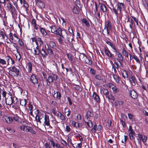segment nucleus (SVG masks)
Returning <instances> with one entry per match:
<instances>
[{
    "label": "nucleus",
    "instance_id": "nucleus-1",
    "mask_svg": "<svg viewBox=\"0 0 148 148\" xmlns=\"http://www.w3.org/2000/svg\"><path fill=\"white\" fill-rule=\"evenodd\" d=\"M111 23L109 21H107L105 23V27L103 30V33L104 35L108 36L110 34V31L111 29Z\"/></svg>",
    "mask_w": 148,
    "mask_h": 148
},
{
    "label": "nucleus",
    "instance_id": "nucleus-2",
    "mask_svg": "<svg viewBox=\"0 0 148 148\" xmlns=\"http://www.w3.org/2000/svg\"><path fill=\"white\" fill-rule=\"evenodd\" d=\"M19 70L17 69L15 66H13L9 70L8 73L10 75L13 77L17 76L19 75Z\"/></svg>",
    "mask_w": 148,
    "mask_h": 148
},
{
    "label": "nucleus",
    "instance_id": "nucleus-3",
    "mask_svg": "<svg viewBox=\"0 0 148 148\" xmlns=\"http://www.w3.org/2000/svg\"><path fill=\"white\" fill-rule=\"evenodd\" d=\"M114 52L115 53V56L117 57V59L119 62L123 61V57L121 54L120 53L118 49H116L114 50Z\"/></svg>",
    "mask_w": 148,
    "mask_h": 148
},
{
    "label": "nucleus",
    "instance_id": "nucleus-4",
    "mask_svg": "<svg viewBox=\"0 0 148 148\" xmlns=\"http://www.w3.org/2000/svg\"><path fill=\"white\" fill-rule=\"evenodd\" d=\"M50 28L51 29V31L52 33L57 34H60L61 33V32L62 31L61 28L59 27L58 28L54 25L50 27Z\"/></svg>",
    "mask_w": 148,
    "mask_h": 148
},
{
    "label": "nucleus",
    "instance_id": "nucleus-5",
    "mask_svg": "<svg viewBox=\"0 0 148 148\" xmlns=\"http://www.w3.org/2000/svg\"><path fill=\"white\" fill-rule=\"evenodd\" d=\"M58 76L55 75H52L48 76L47 79L46 80V82H47V84L48 85V83H49V85L50 83L53 82V80H56L58 79Z\"/></svg>",
    "mask_w": 148,
    "mask_h": 148
},
{
    "label": "nucleus",
    "instance_id": "nucleus-6",
    "mask_svg": "<svg viewBox=\"0 0 148 148\" xmlns=\"http://www.w3.org/2000/svg\"><path fill=\"white\" fill-rule=\"evenodd\" d=\"M101 130V125H97L95 123L91 129V132L92 133H94L97 132H99Z\"/></svg>",
    "mask_w": 148,
    "mask_h": 148
},
{
    "label": "nucleus",
    "instance_id": "nucleus-7",
    "mask_svg": "<svg viewBox=\"0 0 148 148\" xmlns=\"http://www.w3.org/2000/svg\"><path fill=\"white\" fill-rule=\"evenodd\" d=\"M2 119L3 121L8 124L11 123L13 121L12 118L7 116H4L2 117Z\"/></svg>",
    "mask_w": 148,
    "mask_h": 148
},
{
    "label": "nucleus",
    "instance_id": "nucleus-8",
    "mask_svg": "<svg viewBox=\"0 0 148 148\" xmlns=\"http://www.w3.org/2000/svg\"><path fill=\"white\" fill-rule=\"evenodd\" d=\"M5 102L7 105H11L13 102V99L12 95H9L7 97L5 98Z\"/></svg>",
    "mask_w": 148,
    "mask_h": 148
},
{
    "label": "nucleus",
    "instance_id": "nucleus-9",
    "mask_svg": "<svg viewBox=\"0 0 148 148\" xmlns=\"http://www.w3.org/2000/svg\"><path fill=\"white\" fill-rule=\"evenodd\" d=\"M6 60L7 62V66L8 65L11 64L13 65L14 63V61L9 56H7L5 57Z\"/></svg>",
    "mask_w": 148,
    "mask_h": 148
},
{
    "label": "nucleus",
    "instance_id": "nucleus-10",
    "mask_svg": "<svg viewBox=\"0 0 148 148\" xmlns=\"http://www.w3.org/2000/svg\"><path fill=\"white\" fill-rule=\"evenodd\" d=\"M30 80L31 82L34 84L38 83V80L36 75L34 74H32L30 77Z\"/></svg>",
    "mask_w": 148,
    "mask_h": 148
},
{
    "label": "nucleus",
    "instance_id": "nucleus-11",
    "mask_svg": "<svg viewBox=\"0 0 148 148\" xmlns=\"http://www.w3.org/2000/svg\"><path fill=\"white\" fill-rule=\"evenodd\" d=\"M32 69V64L30 62L27 63V64L25 70L27 73H30Z\"/></svg>",
    "mask_w": 148,
    "mask_h": 148
},
{
    "label": "nucleus",
    "instance_id": "nucleus-12",
    "mask_svg": "<svg viewBox=\"0 0 148 148\" xmlns=\"http://www.w3.org/2000/svg\"><path fill=\"white\" fill-rule=\"evenodd\" d=\"M127 79L129 80L131 85L132 86H134L136 84V81L135 77L134 76H132L131 77H129Z\"/></svg>",
    "mask_w": 148,
    "mask_h": 148
},
{
    "label": "nucleus",
    "instance_id": "nucleus-13",
    "mask_svg": "<svg viewBox=\"0 0 148 148\" xmlns=\"http://www.w3.org/2000/svg\"><path fill=\"white\" fill-rule=\"evenodd\" d=\"M31 127L25 125H23L20 126V129L21 130L28 132H29Z\"/></svg>",
    "mask_w": 148,
    "mask_h": 148
},
{
    "label": "nucleus",
    "instance_id": "nucleus-14",
    "mask_svg": "<svg viewBox=\"0 0 148 148\" xmlns=\"http://www.w3.org/2000/svg\"><path fill=\"white\" fill-rule=\"evenodd\" d=\"M138 137L140 140H142L143 143H145L147 142V137L144 135L139 134Z\"/></svg>",
    "mask_w": 148,
    "mask_h": 148
},
{
    "label": "nucleus",
    "instance_id": "nucleus-15",
    "mask_svg": "<svg viewBox=\"0 0 148 148\" xmlns=\"http://www.w3.org/2000/svg\"><path fill=\"white\" fill-rule=\"evenodd\" d=\"M92 97L98 103L100 102V99L99 96L95 92H94L92 95Z\"/></svg>",
    "mask_w": 148,
    "mask_h": 148
},
{
    "label": "nucleus",
    "instance_id": "nucleus-16",
    "mask_svg": "<svg viewBox=\"0 0 148 148\" xmlns=\"http://www.w3.org/2000/svg\"><path fill=\"white\" fill-rule=\"evenodd\" d=\"M44 123L45 125L50 126V122L49 116L45 115L44 116Z\"/></svg>",
    "mask_w": 148,
    "mask_h": 148
},
{
    "label": "nucleus",
    "instance_id": "nucleus-17",
    "mask_svg": "<svg viewBox=\"0 0 148 148\" xmlns=\"http://www.w3.org/2000/svg\"><path fill=\"white\" fill-rule=\"evenodd\" d=\"M130 95L132 98L134 99H136L138 97L137 92L133 90H130Z\"/></svg>",
    "mask_w": 148,
    "mask_h": 148
},
{
    "label": "nucleus",
    "instance_id": "nucleus-18",
    "mask_svg": "<svg viewBox=\"0 0 148 148\" xmlns=\"http://www.w3.org/2000/svg\"><path fill=\"white\" fill-rule=\"evenodd\" d=\"M124 8V4L122 3H118L117 4V11H119L120 13L121 12V9Z\"/></svg>",
    "mask_w": 148,
    "mask_h": 148
},
{
    "label": "nucleus",
    "instance_id": "nucleus-19",
    "mask_svg": "<svg viewBox=\"0 0 148 148\" xmlns=\"http://www.w3.org/2000/svg\"><path fill=\"white\" fill-rule=\"evenodd\" d=\"M112 10L115 14H116L117 17H119L120 19H121L122 17V15L121 13H119V11H118L117 9L116 10L115 8H112Z\"/></svg>",
    "mask_w": 148,
    "mask_h": 148
},
{
    "label": "nucleus",
    "instance_id": "nucleus-20",
    "mask_svg": "<svg viewBox=\"0 0 148 148\" xmlns=\"http://www.w3.org/2000/svg\"><path fill=\"white\" fill-rule=\"evenodd\" d=\"M103 77L100 75H97L95 76V78L99 80H101L103 82H106V80L103 78Z\"/></svg>",
    "mask_w": 148,
    "mask_h": 148
},
{
    "label": "nucleus",
    "instance_id": "nucleus-21",
    "mask_svg": "<svg viewBox=\"0 0 148 148\" xmlns=\"http://www.w3.org/2000/svg\"><path fill=\"white\" fill-rule=\"evenodd\" d=\"M99 6L103 12H106L107 11V8L104 4L99 3Z\"/></svg>",
    "mask_w": 148,
    "mask_h": 148
},
{
    "label": "nucleus",
    "instance_id": "nucleus-22",
    "mask_svg": "<svg viewBox=\"0 0 148 148\" xmlns=\"http://www.w3.org/2000/svg\"><path fill=\"white\" fill-rule=\"evenodd\" d=\"M104 52L106 55L109 57L112 58L113 56L112 54L111 53L110 51L108 49L106 48L104 49Z\"/></svg>",
    "mask_w": 148,
    "mask_h": 148
},
{
    "label": "nucleus",
    "instance_id": "nucleus-23",
    "mask_svg": "<svg viewBox=\"0 0 148 148\" xmlns=\"http://www.w3.org/2000/svg\"><path fill=\"white\" fill-rule=\"evenodd\" d=\"M121 73L122 76L124 79H125V78L128 79L129 78L128 73L126 71L123 70L122 71Z\"/></svg>",
    "mask_w": 148,
    "mask_h": 148
},
{
    "label": "nucleus",
    "instance_id": "nucleus-24",
    "mask_svg": "<svg viewBox=\"0 0 148 148\" xmlns=\"http://www.w3.org/2000/svg\"><path fill=\"white\" fill-rule=\"evenodd\" d=\"M61 95V93L59 92H57L54 95V97L58 99H60Z\"/></svg>",
    "mask_w": 148,
    "mask_h": 148
},
{
    "label": "nucleus",
    "instance_id": "nucleus-25",
    "mask_svg": "<svg viewBox=\"0 0 148 148\" xmlns=\"http://www.w3.org/2000/svg\"><path fill=\"white\" fill-rule=\"evenodd\" d=\"M36 4L40 8H42L45 7L44 4L41 0L37 2Z\"/></svg>",
    "mask_w": 148,
    "mask_h": 148
},
{
    "label": "nucleus",
    "instance_id": "nucleus-26",
    "mask_svg": "<svg viewBox=\"0 0 148 148\" xmlns=\"http://www.w3.org/2000/svg\"><path fill=\"white\" fill-rule=\"evenodd\" d=\"M33 111L34 113V114H33L34 116H33L35 117L36 120H37V118L38 117V116L39 114V111L38 109H35Z\"/></svg>",
    "mask_w": 148,
    "mask_h": 148
},
{
    "label": "nucleus",
    "instance_id": "nucleus-27",
    "mask_svg": "<svg viewBox=\"0 0 148 148\" xmlns=\"http://www.w3.org/2000/svg\"><path fill=\"white\" fill-rule=\"evenodd\" d=\"M47 45V48L46 46H45V47L48 52V54L50 55H52L53 53V52L52 49L50 47H49L48 45Z\"/></svg>",
    "mask_w": 148,
    "mask_h": 148
},
{
    "label": "nucleus",
    "instance_id": "nucleus-28",
    "mask_svg": "<svg viewBox=\"0 0 148 148\" xmlns=\"http://www.w3.org/2000/svg\"><path fill=\"white\" fill-rule=\"evenodd\" d=\"M38 117V118H37V120H36L37 121L40 123L41 122V121L42 122L43 121V120L44 119V116L43 115H40V114H39Z\"/></svg>",
    "mask_w": 148,
    "mask_h": 148
},
{
    "label": "nucleus",
    "instance_id": "nucleus-29",
    "mask_svg": "<svg viewBox=\"0 0 148 148\" xmlns=\"http://www.w3.org/2000/svg\"><path fill=\"white\" fill-rule=\"evenodd\" d=\"M58 35H59L60 36V37L58 39V41L60 43L62 44L64 39V37H63V35L62 34V32H61V33L60 34H58Z\"/></svg>",
    "mask_w": 148,
    "mask_h": 148
},
{
    "label": "nucleus",
    "instance_id": "nucleus-30",
    "mask_svg": "<svg viewBox=\"0 0 148 148\" xmlns=\"http://www.w3.org/2000/svg\"><path fill=\"white\" fill-rule=\"evenodd\" d=\"M113 78L115 80L116 82L119 83L120 80V78L119 76L117 75H113Z\"/></svg>",
    "mask_w": 148,
    "mask_h": 148
},
{
    "label": "nucleus",
    "instance_id": "nucleus-31",
    "mask_svg": "<svg viewBox=\"0 0 148 148\" xmlns=\"http://www.w3.org/2000/svg\"><path fill=\"white\" fill-rule=\"evenodd\" d=\"M86 56L83 54H80L79 56V59L82 61L84 62L85 59H86Z\"/></svg>",
    "mask_w": 148,
    "mask_h": 148
},
{
    "label": "nucleus",
    "instance_id": "nucleus-32",
    "mask_svg": "<svg viewBox=\"0 0 148 148\" xmlns=\"http://www.w3.org/2000/svg\"><path fill=\"white\" fill-rule=\"evenodd\" d=\"M92 114L91 113V112L90 111H88L84 120H87L90 117H91L92 116Z\"/></svg>",
    "mask_w": 148,
    "mask_h": 148
},
{
    "label": "nucleus",
    "instance_id": "nucleus-33",
    "mask_svg": "<svg viewBox=\"0 0 148 148\" xmlns=\"http://www.w3.org/2000/svg\"><path fill=\"white\" fill-rule=\"evenodd\" d=\"M84 62H85L86 63L90 65H91L92 64V60L91 59L87 58V57L86 58V59H85Z\"/></svg>",
    "mask_w": 148,
    "mask_h": 148
},
{
    "label": "nucleus",
    "instance_id": "nucleus-34",
    "mask_svg": "<svg viewBox=\"0 0 148 148\" xmlns=\"http://www.w3.org/2000/svg\"><path fill=\"white\" fill-rule=\"evenodd\" d=\"M40 53L41 54L43 58H45L47 56V54L46 53L45 51L43 49H42L41 51H40Z\"/></svg>",
    "mask_w": 148,
    "mask_h": 148
},
{
    "label": "nucleus",
    "instance_id": "nucleus-35",
    "mask_svg": "<svg viewBox=\"0 0 148 148\" xmlns=\"http://www.w3.org/2000/svg\"><path fill=\"white\" fill-rule=\"evenodd\" d=\"M84 121L89 127H90L92 126V123L90 120H84Z\"/></svg>",
    "mask_w": 148,
    "mask_h": 148
},
{
    "label": "nucleus",
    "instance_id": "nucleus-36",
    "mask_svg": "<svg viewBox=\"0 0 148 148\" xmlns=\"http://www.w3.org/2000/svg\"><path fill=\"white\" fill-rule=\"evenodd\" d=\"M106 42L109 45L111 46V47L114 49V50H115L116 49V47L115 45L109 41H106Z\"/></svg>",
    "mask_w": 148,
    "mask_h": 148
},
{
    "label": "nucleus",
    "instance_id": "nucleus-37",
    "mask_svg": "<svg viewBox=\"0 0 148 148\" xmlns=\"http://www.w3.org/2000/svg\"><path fill=\"white\" fill-rule=\"evenodd\" d=\"M122 62H120L119 63V64L116 62H115L114 64H115L114 66L115 67H116L117 69H118L119 68V67H122L123 66L122 64Z\"/></svg>",
    "mask_w": 148,
    "mask_h": 148
},
{
    "label": "nucleus",
    "instance_id": "nucleus-38",
    "mask_svg": "<svg viewBox=\"0 0 148 148\" xmlns=\"http://www.w3.org/2000/svg\"><path fill=\"white\" fill-rule=\"evenodd\" d=\"M27 103V101L25 99H22L21 100L20 104L22 106H24L26 107V105Z\"/></svg>",
    "mask_w": 148,
    "mask_h": 148
},
{
    "label": "nucleus",
    "instance_id": "nucleus-39",
    "mask_svg": "<svg viewBox=\"0 0 148 148\" xmlns=\"http://www.w3.org/2000/svg\"><path fill=\"white\" fill-rule=\"evenodd\" d=\"M0 64L5 66H7V64L6 61L0 58Z\"/></svg>",
    "mask_w": 148,
    "mask_h": 148
},
{
    "label": "nucleus",
    "instance_id": "nucleus-40",
    "mask_svg": "<svg viewBox=\"0 0 148 148\" xmlns=\"http://www.w3.org/2000/svg\"><path fill=\"white\" fill-rule=\"evenodd\" d=\"M40 31L42 34L43 36H46L47 33L45 30L43 28H40Z\"/></svg>",
    "mask_w": 148,
    "mask_h": 148
},
{
    "label": "nucleus",
    "instance_id": "nucleus-41",
    "mask_svg": "<svg viewBox=\"0 0 148 148\" xmlns=\"http://www.w3.org/2000/svg\"><path fill=\"white\" fill-rule=\"evenodd\" d=\"M33 109V105H30L29 107V110L30 111V114L32 116H34L33 114V112L34 111Z\"/></svg>",
    "mask_w": 148,
    "mask_h": 148
},
{
    "label": "nucleus",
    "instance_id": "nucleus-42",
    "mask_svg": "<svg viewBox=\"0 0 148 148\" xmlns=\"http://www.w3.org/2000/svg\"><path fill=\"white\" fill-rule=\"evenodd\" d=\"M0 35L5 40V37H6L8 38V36L4 32L0 30Z\"/></svg>",
    "mask_w": 148,
    "mask_h": 148
},
{
    "label": "nucleus",
    "instance_id": "nucleus-43",
    "mask_svg": "<svg viewBox=\"0 0 148 148\" xmlns=\"http://www.w3.org/2000/svg\"><path fill=\"white\" fill-rule=\"evenodd\" d=\"M82 22L85 24L86 26L88 27L90 26L89 23L86 19H83L82 20Z\"/></svg>",
    "mask_w": 148,
    "mask_h": 148
},
{
    "label": "nucleus",
    "instance_id": "nucleus-44",
    "mask_svg": "<svg viewBox=\"0 0 148 148\" xmlns=\"http://www.w3.org/2000/svg\"><path fill=\"white\" fill-rule=\"evenodd\" d=\"M103 93L106 95V97H107L109 95V92L108 90L106 89H104L103 90Z\"/></svg>",
    "mask_w": 148,
    "mask_h": 148
},
{
    "label": "nucleus",
    "instance_id": "nucleus-45",
    "mask_svg": "<svg viewBox=\"0 0 148 148\" xmlns=\"http://www.w3.org/2000/svg\"><path fill=\"white\" fill-rule=\"evenodd\" d=\"M122 53L123 56H124L125 55L127 54L128 53L125 50L124 46L122 47Z\"/></svg>",
    "mask_w": 148,
    "mask_h": 148
},
{
    "label": "nucleus",
    "instance_id": "nucleus-46",
    "mask_svg": "<svg viewBox=\"0 0 148 148\" xmlns=\"http://www.w3.org/2000/svg\"><path fill=\"white\" fill-rule=\"evenodd\" d=\"M132 58H133L134 60H135L136 62L139 64H140L141 66V64L139 60L137 58V57L136 56H132Z\"/></svg>",
    "mask_w": 148,
    "mask_h": 148
},
{
    "label": "nucleus",
    "instance_id": "nucleus-47",
    "mask_svg": "<svg viewBox=\"0 0 148 148\" xmlns=\"http://www.w3.org/2000/svg\"><path fill=\"white\" fill-rule=\"evenodd\" d=\"M58 117L60 118L62 120H64L66 119L65 116H64V115L62 114L61 113H60V114L59 115Z\"/></svg>",
    "mask_w": 148,
    "mask_h": 148
},
{
    "label": "nucleus",
    "instance_id": "nucleus-48",
    "mask_svg": "<svg viewBox=\"0 0 148 148\" xmlns=\"http://www.w3.org/2000/svg\"><path fill=\"white\" fill-rule=\"evenodd\" d=\"M38 42V43H39V45L41 46L42 45H43V41L42 40L41 38L39 37L37 38Z\"/></svg>",
    "mask_w": 148,
    "mask_h": 148
},
{
    "label": "nucleus",
    "instance_id": "nucleus-49",
    "mask_svg": "<svg viewBox=\"0 0 148 148\" xmlns=\"http://www.w3.org/2000/svg\"><path fill=\"white\" fill-rule=\"evenodd\" d=\"M49 45L50 47L53 48H55L56 47L55 43L53 41H50V42Z\"/></svg>",
    "mask_w": 148,
    "mask_h": 148
},
{
    "label": "nucleus",
    "instance_id": "nucleus-50",
    "mask_svg": "<svg viewBox=\"0 0 148 148\" xmlns=\"http://www.w3.org/2000/svg\"><path fill=\"white\" fill-rule=\"evenodd\" d=\"M73 12L74 13L76 14H77L78 13L79 11L77 7H74L73 9Z\"/></svg>",
    "mask_w": 148,
    "mask_h": 148
},
{
    "label": "nucleus",
    "instance_id": "nucleus-51",
    "mask_svg": "<svg viewBox=\"0 0 148 148\" xmlns=\"http://www.w3.org/2000/svg\"><path fill=\"white\" fill-rule=\"evenodd\" d=\"M41 50H37L34 49V54L35 55H38L40 53Z\"/></svg>",
    "mask_w": 148,
    "mask_h": 148
},
{
    "label": "nucleus",
    "instance_id": "nucleus-52",
    "mask_svg": "<svg viewBox=\"0 0 148 148\" xmlns=\"http://www.w3.org/2000/svg\"><path fill=\"white\" fill-rule=\"evenodd\" d=\"M13 119L14 120L18 122L19 121V118L17 115H14L13 117Z\"/></svg>",
    "mask_w": 148,
    "mask_h": 148
},
{
    "label": "nucleus",
    "instance_id": "nucleus-53",
    "mask_svg": "<svg viewBox=\"0 0 148 148\" xmlns=\"http://www.w3.org/2000/svg\"><path fill=\"white\" fill-rule=\"evenodd\" d=\"M107 98L109 99L112 100L113 101H114L115 99L114 97L111 94L110 95H109Z\"/></svg>",
    "mask_w": 148,
    "mask_h": 148
},
{
    "label": "nucleus",
    "instance_id": "nucleus-54",
    "mask_svg": "<svg viewBox=\"0 0 148 148\" xmlns=\"http://www.w3.org/2000/svg\"><path fill=\"white\" fill-rule=\"evenodd\" d=\"M23 6L26 9L28 8L29 7V5L28 3L24 0H23Z\"/></svg>",
    "mask_w": 148,
    "mask_h": 148
},
{
    "label": "nucleus",
    "instance_id": "nucleus-55",
    "mask_svg": "<svg viewBox=\"0 0 148 148\" xmlns=\"http://www.w3.org/2000/svg\"><path fill=\"white\" fill-rule=\"evenodd\" d=\"M31 39H32V42H35L36 45L39 44L38 42V41L37 40V38L36 39L35 37H33V38H31Z\"/></svg>",
    "mask_w": 148,
    "mask_h": 148
},
{
    "label": "nucleus",
    "instance_id": "nucleus-56",
    "mask_svg": "<svg viewBox=\"0 0 148 148\" xmlns=\"http://www.w3.org/2000/svg\"><path fill=\"white\" fill-rule=\"evenodd\" d=\"M29 132L33 134H36V132L34 130L32 127H31L30 130H29Z\"/></svg>",
    "mask_w": 148,
    "mask_h": 148
},
{
    "label": "nucleus",
    "instance_id": "nucleus-57",
    "mask_svg": "<svg viewBox=\"0 0 148 148\" xmlns=\"http://www.w3.org/2000/svg\"><path fill=\"white\" fill-rule=\"evenodd\" d=\"M113 92L114 93H116L119 91V89L117 87L115 86L112 89Z\"/></svg>",
    "mask_w": 148,
    "mask_h": 148
},
{
    "label": "nucleus",
    "instance_id": "nucleus-58",
    "mask_svg": "<svg viewBox=\"0 0 148 148\" xmlns=\"http://www.w3.org/2000/svg\"><path fill=\"white\" fill-rule=\"evenodd\" d=\"M18 43L21 47L23 46L24 45V43L21 39H18Z\"/></svg>",
    "mask_w": 148,
    "mask_h": 148
},
{
    "label": "nucleus",
    "instance_id": "nucleus-59",
    "mask_svg": "<svg viewBox=\"0 0 148 148\" xmlns=\"http://www.w3.org/2000/svg\"><path fill=\"white\" fill-rule=\"evenodd\" d=\"M49 143H50L51 145H52V147H56V144H55L54 142L52 140H50L49 142Z\"/></svg>",
    "mask_w": 148,
    "mask_h": 148
},
{
    "label": "nucleus",
    "instance_id": "nucleus-60",
    "mask_svg": "<svg viewBox=\"0 0 148 148\" xmlns=\"http://www.w3.org/2000/svg\"><path fill=\"white\" fill-rule=\"evenodd\" d=\"M130 23L129 25V26H130V28L131 29H132L133 27L132 25H133V24L134 23V21H133V19H131L130 20Z\"/></svg>",
    "mask_w": 148,
    "mask_h": 148
},
{
    "label": "nucleus",
    "instance_id": "nucleus-61",
    "mask_svg": "<svg viewBox=\"0 0 148 148\" xmlns=\"http://www.w3.org/2000/svg\"><path fill=\"white\" fill-rule=\"evenodd\" d=\"M10 10L12 14L13 15L16 10L15 8L13 6Z\"/></svg>",
    "mask_w": 148,
    "mask_h": 148
},
{
    "label": "nucleus",
    "instance_id": "nucleus-62",
    "mask_svg": "<svg viewBox=\"0 0 148 148\" xmlns=\"http://www.w3.org/2000/svg\"><path fill=\"white\" fill-rule=\"evenodd\" d=\"M67 56L69 59L70 61H72L73 60L72 56L70 54H67Z\"/></svg>",
    "mask_w": 148,
    "mask_h": 148
},
{
    "label": "nucleus",
    "instance_id": "nucleus-63",
    "mask_svg": "<svg viewBox=\"0 0 148 148\" xmlns=\"http://www.w3.org/2000/svg\"><path fill=\"white\" fill-rule=\"evenodd\" d=\"M112 122L110 120H108L107 121V125L109 127H110L112 125Z\"/></svg>",
    "mask_w": 148,
    "mask_h": 148
},
{
    "label": "nucleus",
    "instance_id": "nucleus-64",
    "mask_svg": "<svg viewBox=\"0 0 148 148\" xmlns=\"http://www.w3.org/2000/svg\"><path fill=\"white\" fill-rule=\"evenodd\" d=\"M69 32L71 34L74 35L73 32V29L72 27H70L69 29Z\"/></svg>",
    "mask_w": 148,
    "mask_h": 148
}]
</instances>
